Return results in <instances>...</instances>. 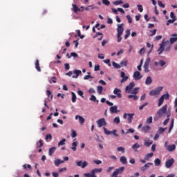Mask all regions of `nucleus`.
Returning a JSON list of instances; mask_svg holds the SVG:
<instances>
[{
  "label": "nucleus",
  "mask_w": 177,
  "mask_h": 177,
  "mask_svg": "<svg viewBox=\"0 0 177 177\" xmlns=\"http://www.w3.org/2000/svg\"><path fill=\"white\" fill-rule=\"evenodd\" d=\"M135 86V82H131L129 83V84L126 87L125 91L127 93H131V91L132 89H133V87Z\"/></svg>",
  "instance_id": "6e6552de"
},
{
  "label": "nucleus",
  "mask_w": 177,
  "mask_h": 177,
  "mask_svg": "<svg viewBox=\"0 0 177 177\" xmlns=\"http://www.w3.org/2000/svg\"><path fill=\"white\" fill-rule=\"evenodd\" d=\"M144 69L145 73H149L150 71L149 70V65L144 64Z\"/></svg>",
  "instance_id": "8fccbe9b"
},
{
  "label": "nucleus",
  "mask_w": 177,
  "mask_h": 177,
  "mask_svg": "<svg viewBox=\"0 0 177 177\" xmlns=\"http://www.w3.org/2000/svg\"><path fill=\"white\" fill-rule=\"evenodd\" d=\"M113 93L114 95H117L118 97H119V99H121L122 97V95H121V90L115 88L113 91Z\"/></svg>",
  "instance_id": "ddd939ff"
},
{
  "label": "nucleus",
  "mask_w": 177,
  "mask_h": 177,
  "mask_svg": "<svg viewBox=\"0 0 177 177\" xmlns=\"http://www.w3.org/2000/svg\"><path fill=\"white\" fill-rule=\"evenodd\" d=\"M97 91L99 95H102V92H103V86H97Z\"/></svg>",
  "instance_id": "c756f323"
},
{
  "label": "nucleus",
  "mask_w": 177,
  "mask_h": 177,
  "mask_svg": "<svg viewBox=\"0 0 177 177\" xmlns=\"http://www.w3.org/2000/svg\"><path fill=\"white\" fill-rule=\"evenodd\" d=\"M102 171H103V169L102 168H95V169H93L91 171V172H93V175H94L95 174H99V173L102 172Z\"/></svg>",
  "instance_id": "393cba45"
},
{
  "label": "nucleus",
  "mask_w": 177,
  "mask_h": 177,
  "mask_svg": "<svg viewBox=\"0 0 177 177\" xmlns=\"http://www.w3.org/2000/svg\"><path fill=\"white\" fill-rule=\"evenodd\" d=\"M122 3V0H117L113 2V5H121Z\"/></svg>",
  "instance_id": "bf43d9fd"
},
{
  "label": "nucleus",
  "mask_w": 177,
  "mask_h": 177,
  "mask_svg": "<svg viewBox=\"0 0 177 177\" xmlns=\"http://www.w3.org/2000/svg\"><path fill=\"white\" fill-rule=\"evenodd\" d=\"M127 19L130 24H132V17H131V15H127Z\"/></svg>",
  "instance_id": "0e129e2a"
},
{
  "label": "nucleus",
  "mask_w": 177,
  "mask_h": 177,
  "mask_svg": "<svg viewBox=\"0 0 177 177\" xmlns=\"http://www.w3.org/2000/svg\"><path fill=\"white\" fill-rule=\"evenodd\" d=\"M35 68L37 71H39V72L41 71V67L39 66V59H36Z\"/></svg>",
  "instance_id": "a878e982"
},
{
  "label": "nucleus",
  "mask_w": 177,
  "mask_h": 177,
  "mask_svg": "<svg viewBox=\"0 0 177 177\" xmlns=\"http://www.w3.org/2000/svg\"><path fill=\"white\" fill-rule=\"evenodd\" d=\"M149 105V102H145L142 105H140L139 106V110H142V109H145V107H146V106Z\"/></svg>",
  "instance_id": "c03bdc74"
},
{
  "label": "nucleus",
  "mask_w": 177,
  "mask_h": 177,
  "mask_svg": "<svg viewBox=\"0 0 177 177\" xmlns=\"http://www.w3.org/2000/svg\"><path fill=\"white\" fill-rule=\"evenodd\" d=\"M46 93H47L48 97H50V100H52V99H53V95H52V91L50 90H47Z\"/></svg>",
  "instance_id": "e433bc0d"
},
{
  "label": "nucleus",
  "mask_w": 177,
  "mask_h": 177,
  "mask_svg": "<svg viewBox=\"0 0 177 177\" xmlns=\"http://www.w3.org/2000/svg\"><path fill=\"white\" fill-rule=\"evenodd\" d=\"M150 129H151V127H150V126L149 125H146L145 127H143L142 128V132H144L145 133H147L149 131H150Z\"/></svg>",
  "instance_id": "aec40b11"
},
{
  "label": "nucleus",
  "mask_w": 177,
  "mask_h": 177,
  "mask_svg": "<svg viewBox=\"0 0 177 177\" xmlns=\"http://www.w3.org/2000/svg\"><path fill=\"white\" fill-rule=\"evenodd\" d=\"M120 66H122V67H127V66H128V61H122L120 62Z\"/></svg>",
  "instance_id": "a19ab883"
},
{
  "label": "nucleus",
  "mask_w": 177,
  "mask_h": 177,
  "mask_svg": "<svg viewBox=\"0 0 177 177\" xmlns=\"http://www.w3.org/2000/svg\"><path fill=\"white\" fill-rule=\"evenodd\" d=\"M90 100H91L92 102H99V100H96V97L93 95L91 96Z\"/></svg>",
  "instance_id": "4d7b16f0"
},
{
  "label": "nucleus",
  "mask_w": 177,
  "mask_h": 177,
  "mask_svg": "<svg viewBox=\"0 0 177 177\" xmlns=\"http://www.w3.org/2000/svg\"><path fill=\"white\" fill-rule=\"evenodd\" d=\"M112 66H113L115 68H121V65H120V64H117V62H112Z\"/></svg>",
  "instance_id": "4c0bfd02"
},
{
  "label": "nucleus",
  "mask_w": 177,
  "mask_h": 177,
  "mask_svg": "<svg viewBox=\"0 0 177 177\" xmlns=\"http://www.w3.org/2000/svg\"><path fill=\"white\" fill-rule=\"evenodd\" d=\"M97 124L98 125V128H102V127H106L107 123L106 122V119L101 118L97 121Z\"/></svg>",
  "instance_id": "39448f33"
},
{
  "label": "nucleus",
  "mask_w": 177,
  "mask_h": 177,
  "mask_svg": "<svg viewBox=\"0 0 177 177\" xmlns=\"http://www.w3.org/2000/svg\"><path fill=\"white\" fill-rule=\"evenodd\" d=\"M102 3L106 5V6H109L110 5V1L109 0H102Z\"/></svg>",
  "instance_id": "3c124183"
},
{
  "label": "nucleus",
  "mask_w": 177,
  "mask_h": 177,
  "mask_svg": "<svg viewBox=\"0 0 177 177\" xmlns=\"http://www.w3.org/2000/svg\"><path fill=\"white\" fill-rule=\"evenodd\" d=\"M73 6V11L74 13H78V12H81V8H78L77 5L75 4H72Z\"/></svg>",
  "instance_id": "a211bd4d"
},
{
  "label": "nucleus",
  "mask_w": 177,
  "mask_h": 177,
  "mask_svg": "<svg viewBox=\"0 0 177 177\" xmlns=\"http://www.w3.org/2000/svg\"><path fill=\"white\" fill-rule=\"evenodd\" d=\"M162 97H163V99H166V100H168V99H169V94L167 93V94H164L163 95H162Z\"/></svg>",
  "instance_id": "680f3d73"
},
{
  "label": "nucleus",
  "mask_w": 177,
  "mask_h": 177,
  "mask_svg": "<svg viewBox=\"0 0 177 177\" xmlns=\"http://www.w3.org/2000/svg\"><path fill=\"white\" fill-rule=\"evenodd\" d=\"M175 149H176V146L174 144L171 145H168L167 147V150H168V151H174V150H175Z\"/></svg>",
  "instance_id": "412c9836"
},
{
  "label": "nucleus",
  "mask_w": 177,
  "mask_h": 177,
  "mask_svg": "<svg viewBox=\"0 0 177 177\" xmlns=\"http://www.w3.org/2000/svg\"><path fill=\"white\" fill-rule=\"evenodd\" d=\"M135 116V113H124L123 118L128 121V124H132V120H133V117Z\"/></svg>",
  "instance_id": "7ed1b4c3"
},
{
  "label": "nucleus",
  "mask_w": 177,
  "mask_h": 177,
  "mask_svg": "<svg viewBox=\"0 0 177 177\" xmlns=\"http://www.w3.org/2000/svg\"><path fill=\"white\" fill-rule=\"evenodd\" d=\"M76 165L77 167H81V168L84 169L86 167H88V162H83L82 160L76 161Z\"/></svg>",
  "instance_id": "423d86ee"
},
{
  "label": "nucleus",
  "mask_w": 177,
  "mask_h": 177,
  "mask_svg": "<svg viewBox=\"0 0 177 177\" xmlns=\"http://www.w3.org/2000/svg\"><path fill=\"white\" fill-rule=\"evenodd\" d=\"M120 162H122V164H123V165H125V164H128V162L127 161V157L124 156L120 157Z\"/></svg>",
  "instance_id": "5701e85b"
},
{
  "label": "nucleus",
  "mask_w": 177,
  "mask_h": 177,
  "mask_svg": "<svg viewBox=\"0 0 177 177\" xmlns=\"http://www.w3.org/2000/svg\"><path fill=\"white\" fill-rule=\"evenodd\" d=\"M50 84H52V82H53V84H56V77H53L50 78V80H49Z\"/></svg>",
  "instance_id": "5fc2aeb1"
},
{
  "label": "nucleus",
  "mask_w": 177,
  "mask_h": 177,
  "mask_svg": "<svg viewBox=\"0 0 177 177\" xmlns=\"http://www.w3.org/2000/svg\"><path fill=\"white\" fill-rule=\"evenodd\" d=\"M163 89L162 86H159L158 88H156L154 90H151L149 92V96H157L160 94V92H161Z\"/></svg>",
  "instance_id": "f03ea898"
},
{
  "label": "nucleus",
  "mask_w": 177,
  "mask_h": 177,
  "mask_svg": "<svg viewBox=\"0 0 177 177\" xmlns=\"http://www.w3.org/2000/svg\"><path fill=\"white\" fill-rule=\"evenodd\" d=\"M164 103V97L161 96L158 100V107L162 105Z\"/></svg>",
  "instance_id": "473e14b6"
},
{
  "label": "nucleus",
  "mask_w": 177,
  "mask_h": 177,
  "mask_svg": "<svg viewBox=\"0 0 177 177\" xmlns=\"http://www.w3.org/2000/svg\"><path fill=\"white\" fill-rule=\"evenodd\" d=\"M64 160H62L60 159H56L54 160V164L55 167H59L60 164H64Z\"/></svg>",
  "instance_id": "6ab92c4d"
},
{
  "label": "nucleus",
  "mask_w": 177,
  "mask_h": 177,
  "mask_svg": "<svg viewBox=\"0 0 177 177\" xmlns=\"http://www.w3.org/2000/svg\"><path fill=\"white\" fill-rule=\"evenodd\" d=\"M79 118V122L81 125L84 124V122H85V118H84L82 116H80V115H76L75 116V120H78Z\"/></svg>",
  "instance_id": "dca6fc26"
},
{
  "label": "nucleus",
  "mask_w": 177,
  "mask_h": 177,
  "mask_svg": "<svg viewBox=\"0 0 177 177\" xmlns=\"http://www.w3.org/2000/svg\"><path fill=\"white\" fill-rule=\"evenodd\" d=\"M120 77L121 78H122L121 80H120V82L121 84H124V82H125V81H128V76H125V73L124 72H121L120 73Z\"/></svg>",
  "instance_id": "f8f14e48"
},
{
  "label": "nucleus",
  "mask_w": 177,
  "mask_h": 177,
  "mask_svg": "<svg viewBox=\"0 0 177 177\" xmlns=\"http://www.w3.org/2000/svg\"><path fill=\"white\" fill-rule=\"evenodd\" d=\"M77 142H74L72 144L73 147L71 148L73 151H75L77 150Z\"/></svg>",
  "instance_id": "79ce46f5"
},
{
  "label": "nucleus",
  "mask_w": 177,
  "mask_h": 177,
  "mask_svg": "<svg viewBox=\"0 0 177 177\" xmlns=\"http://www.w3.org/2000/svg\"><path fill=\"white\" fill-rule=\"evenodd\" d=\"M153 156H154V153H147L145 157V160H146V161H149V160H150Z\"/></svg>",
  "instance_id": "c85d7f7f"
},
{
  "label": "nucleus",
  "mask_w": 177,
  "mask_h": 177,
  "mask_svg": "<svg viewBox=\"0 0 177 177\" xmlns=\"http://www.w3.org/2000/svg\"><path fill=\"white\" fill-rule=\"evenodd\" d=\"M37 147H42L44 146V142L42 140H39L38 142H37Z\"/></svg>",
  "instance_id": "37998d69"
},
{
  "label": "nucleus",
  "mask_w": 177,
  "mask_h": 177,
  "mask_svg": "<svg viewBox=\"0 0 177 177\" xmlns=\"http://www.w3.org/2000/svg\"><path fill=\"white\" fill-rule=\"evenodd\" d=\"M96 6H94L93 5L88 6V7L85 8V10H93V9H96Z\"/></svg>",
  "instance_id": "f704fd0d"
},
{
  "label": "nucleus",
  "mask_w": 177,
  "mask_h": 177,
  "mask_svg": "<svg viewBox=\"0 0 177 177\" xmlns=\"http://www.w3.org/2000/svg\"><path fill=\"white\" fill-rule=\"evenodd\" d=\"M153 82V80L151 79V77L148 76L145 80L146 85H150Z\"/></svg>",
  "instance_id": "bb28decb"
},
{
  "label": "nucleus",
  "mask_w": 177,
  "mask_h": 177,
  "mask_svg": "<svg viewBox=\"0 0 177 177\" xmlns=\"http://www.w3.org/2000/svg\"><path fill=\"white\" fill-rule=\"evenodd\" d=\"M171 44L169 43V41L167 40L166 41H162L160 44V48L158 50V55H161L162 53V51L165 50V52H169L171 50Z\"/></svg>",
  "instance_id": "f257e3e1"
},
{
  "label": "nucleus",
  "mask_w": 177,
  "mask_h": 177,
  "mask_svg": "<svg viewBox=\"0 0 177 177\" xmlns=\"http://www.w3.org/2000/svg\"><path fill=\"white\" fill-rule=\"evenodd\" d=\"M158 6H159L160 8H165V5H164V3H162V1H158Z\"/></svg>",
  "instance_id": "338daca9"
},
{
  "label": "nucleus",
  "mask_w": 177,
  "mask_h": 177,
  "mask_svg": "<svg viewBox=\"0 0 177 177\" xmlns=\"http://www.w3.org/2000/svg\"><path fill=\"white\" fill-rule=\"evenodd\" d=\"M140 148V145L139 143H135L132 145L131 149L134 150V151H138V149Z\"/></svg>",
  "instance_id": "4be33fe9"
},
{
  "label": "nucleus",
  "mask_w": 177,
  "mask_h": 177,
  "mask_svg": "<svg viewBox=\"0 0 177 177\" xmlns=\"http://www.w3.org/2000/svg\"><path fill=\"white\" fill-rule=\"evenodd\" d=\"M144 145L145 146H147V147H150V146L153 145V141H151L150 140H149L148 141H145Z\"/></svg>",
  "instance_id": "7c9ffc66"
},
{
  "label": "nucleus",
  "mask_w": 177,
  "mask_h": 177,
  "mask_svg": "<svg viewBox=\"0 0 177 177\" xmlns=\"http://www.w3.org/2000/svg\"><path fill=\"white\" fill-rule=\"evenodd\" d=\"M175 121V119H172L171 120V125H170V127L169 129V133L171 132V131H172V129H174V122Z\"/></svg>",
  "instance_id": "ea45409f"
},
{
  "label": "nucleus",
  "mask_w": 177,
  "mask_h": 177,
  "mask_svg": "<svg viewBox=\"0 0 177 177\" xmlns=\"http://www.w3.org/2000/svg\"><path fill=\"white\" fill-rule=\"evenodd\" d=\"M103 62H104V63H106V64H108L109 66V67H111V63H110V59H105Z\"/></svg>",
  "instance_id": "69168bd1"
},
{
  "label": "nucleus",
  "mask_w": 177,
  "mask_h": 177,
  "mask_svg": "<svg viewBox=\"0 0 177 177\" xmlns=\"http://www.w3.org/2000/svg\"><path fill=\"white\" fill-rule=\"evenodd\" d=\"M117 31H118V35H122V33L124 32V24L118 25Z\"/></svg>",
  "instance_id": "9b49d317"
},
{
  "label": "nucleus",
  "mask_w": 177,
  "mask_h": 177,
  "mask_svg": "<svg viewBox=\"0 0 177 177\" xmlns=\"http://www.w3.org/2000/svg\"><path fill=\"white\" fill-rule=\"evenodd\" d=\"M159 64H160V66L161 67H164V66H165V64H166V62H165V61H164V60H160V61L159 62Z\"/></svg>",
  "instance_id": "052dcab7"
},
{
  "label": "nucleus",
  "mask_w": 177,
  "mask_h": 177,
  "mask_svg": "<svg viewBox=\"0 0 177 177\" xmlns=\"http://www.w3.org/2000/svg\"><path fill=\"white\" fill-rule=\"evenodd\" d=\"M174 162H175V160H174V158L166 160L165 162L166 168H171V166L174 165Z\"/></svg>",
  "instance_id": "9d476101"
},
{
  "label": "nucleus",
  "mask_w": 177,
  "mask_h": 177,
  "mask_svg": "<svg viewBox=\"0 0 177 177\" xmlns=\"http://www.w3.org/2000/svg\"><path fill=\"white\" fill-rule=\"evenodd\" d=\"M145 52H146V48L145 47H143L140 50L139 53H140V55H143V53H145Z\"/></svg>",
  "instance_id": "e2e57ef3"
},
{
  "label": "nucleus",
  "mask_w": 177,
  "mask_h": 177,
  "mask_svg": "<svg viewBox=\"0 0 177 177\" xmlns=\"http://www.w3.org/2000/svg\"><path fill=\"white\" fill-rule=\"evenodd\" d=\"M64 145H66V138H63L60 142L58 143V146H64Z\"/></svg>",
  "instance_id": "58836bf2"
},
{
  "label": "nucleus",
  "mask_w": 177,
  "mask_h": 177,
  "mask_svg": "<svg viewBox=\"0 0 177 177\" xmlns=\"http://www.w3.org/2000/svg\"><path fill=\"white\" fill-rule=\"evenodd\" d=\"M170 17L173 20H176V17L175 16V13H174V12H170Z\"/></svg>",
  "instance_id": "de8ad7c7"
},
{
  "label": "nucleus",
  "mask_w": 177,
  "mask_h": 177,
  "mask_svg": "<svg viewBox=\"0 0 177 177\" xmlns=\"http://www.w3.org/2000/svg\"><path fill=\"white\" fill-rule=\"evenodd\" d=\"M124 169H125V167H121L119 169H116L115 171H113L111 176L114 177V176H117L118 174H122V172L124 171Z\"/></svg>",
  "instance_id": "1a4fd4ad"
},
{
  "label": "nucleus",
  "mask_w": 177,
  "mask_h": 177,
  "mask_svg": "<svg viewBox=\"0 0 177 177\" xmlns=\"http://www.w3.org/2000/svg\"><path fill=\"white\" fill-rule=\"evenodd\" d=\"M74 74H75L76 75L75 76H73L72 77L73 78H78V77L80 76V74H82V71H80V70H77L75 69L74 71H73Z\"/></svg>",
  "instance_id": "b1692460"
},
{
  "label": "nucleus",
  "mask_w": 177,
  "mask_h": 177,
  "mask_svg": "<svg viewBox=\"0 0 177 177\" xmlns=\"http://www.w3.org/2000/svg\"><path fill=\"white\" fill-rule=\"evenodd\" d=\"M165 113H167V105L163 106L160 110H158L157 114L159 118H161V117H163Z\"/></svg>",
  "instance_id": "20e7f679"
},
{
  "label": "nucleus",
  "mask_w": 177,
  "mask_h": 177,
  "mask_svg": "<svg viewBox=\"0 0 177 177\" xmlns=\"http://www.w3.org/2000/svg\"><path fill=\"white\" fill-rule=\"evenodd\" d=\"M171 37H171L169 39V44H171L172 45L173 44H175V42H176V41H177V35L174 34V35H171Z\"/></svg>",
  "instance_id": "2eb2a0df"
},
{
  "label": "nucleus",
  "mask_w": 177,
  "mask_h": 177,
  "mask_svg": "<svg viewBox=\"0 0 177 177\" xmlns=\"http://www.w3.org/2000/svg\"><path fill=\"white\" fill-rule=\"evenodd\" d=\"M146 122L147 124H151L153 122V117L150 116L149 118H147Z\"/></svg>",
  "instance_id": "a18cd8bd"
},
{
  "label": "nucleus",
  "mask_w": 177,
  "mask_h": 177,
  "mask_svg": "<svg viewBox=\"0 0 177 177\" xmlns=\"http://www.w3.org/2000/svg\"><path fill=\"white\" fill-rule=\"evenodd\" d=\"M154 164L156 167H159V165H161V160L158 158L155 159Z\"/></svg>",
  "instance_id": "72a5a7b5"
},
{
  "label": "nucleus",
  "mask_w": 177,
  "mask_h": 177,
  "mask_svg": "<svg viewBox=\"0 0 177 177\" xmlns=\"http://www.w3.org/2000/svg\"><path fill=\"white\" fill-rule=\"evenodd\" d=\"M133 77L136 81H139V80H142V78H143V75H140V72L135 71L133 73Z\"/></svg>",
  "instance_id": "0eeeda50"
},
{
  "label": "nucleus",
  "mask_w": 177,
  "mask_h": 177,
  "mask_svg": "<svg viewBox=\"0 0 177 177\" xmlns=\"http://www.w3.org/2000/svg\"><path fill=\"white\" fill-rule=\"evenodd\" d=\"M175 21H176L175 19H169V20H167L166 25L169 26V24H171L172 23H175Z\"/></svg>",
  "instance_id": "09e8293b"
},
{
  "label": "nucleus",
  "mask_w": 177,
  "mask_h": 177,
  "mask_svg": "<svg viewBox=\"0 0 177 177\" xmlns=\"http://www.w3.org/2000/svg\"><path fill=\"white\" fill-rule=\"evenodd\" d=\"M165 129H167V128H162V127H160L158 129V132L160 133H164V132H165Z\"/></svg>",
  "instance_id": "864d4df0"
},
{
  "label": "nucleus",
  "mask_w": 177,
  "mask_h": 177,
  "mask_svg": "<svg viewBox=\"0 0 177 177\" xmlns=\"http://www.w3.org/2000/svg\"><path fill=\"white\" fill-rule=\"evenodd\" d=\"M55 151H56L55 147H53L50 148L49 151H48V156H52V154H53V153H55Z\"/></svg>",
  "instance_id": "cd10ccee"
},
{
  "label": "nucleus",
  "mask_w": 177,
  "mask_h": 177,
  "mask_svg": "<svg viewBox=\"0 0 177 177\" xmlns=\"http://www.w3.org/2000/svg\"><path fill=\"white\" fill-rule=\"evenodd\" d=\"M118 151H121L122 153H125V148L123 147H118L117 149Z\"/></svg>",
  "instance_id": "49530a36"
},
{
  "label": "nucleus",
  "mask_w": 177,
  "mask_h": 177,
  "mask_svg": "<svg viewBox=\"0 0 177 177\" xmlns=\"http://www.w3.org/2000/svg\"><path fill=\"white\" fill-rule=\"evenodd\" d=\"M138 92H139V88H135L133 89L131 93H133V95H136V93H138Z\"/></svg>",
  "instance_id": "13d9d810"
},
{
  "label": "nucleus",
  "mask_w": 177,
  "mask_h": 177,
  "mask_svg": "<svg viewBox=\"0 0 177 177\" xmlns=\"http://www.w3.org/2000/svg\"><path fill=\"white\" fill-rule=\"evenodd\" d=\"M150 165H153L152 162H148L140 168L141 171H146L147 168H150Z\"/></svg>",
  "instance_id": "f3484780"
},
{
  "label": "nucleus",
  "mask_w": 177,
  "mask_h": 177,
  "mask_svg": "<svg viewBox=\"0 0 177 177\" xmlns=\"http://www.w3.org/2000/svg\"><path fill=\"white\" fill-rule=\"evenodd\" d=\"M72 102L75 103L77 102V95L75 94L74 92H72Z\"/></svg>",
  "instance_id": "c9c22d12"
},
{
  "label": "nucleus",
  "mask_w": 177,
  "mask_h": 177,
  "mask_svg": "<svg viewBox=\"0 0 177 177\" xmlns=\"http://www.w3.org/2000/svg\"><path fill=\"white\" fill-rule=\"evenodd\" d=\"M121 122V120H120V117H115L113 119V124H116V125H118Z\"/></svg>",
  "instance_id": "2f4dec72"
},
{
  "label": "nucleus",
  "mask_w": 177,
  "mask_h": 177,
  "mask_svg": "<svg viewBox=\"0 0 177 177\" xmlns=\"http://www.w3.org/2000/svg\"><path fill=\"white\" fill-rule=\"evenodd\" d=\"M111 114H117L118 113L117 106H111L109 109Z\"/></svg>",
  "instance_id": "4468645a"
},
{
  "label": "nucleus",
  "mask_w": 177,
  "mask_h": 177,
  "mask_svg": "<svg viewBox=\"0 0 177 177\" xmlns=\"http://www.w3.org/2000/svg\"><path fill=\"white\" fill-rule=\"evenodd\" d=\"M162 38V35L156 36L154 41H160V39H161Z\"/></svg>",
  "instance_id": "774afa93"
},
{
  "label": "nucleus",
  "mask_w": 177,
  "mask_h": 177,
  "mask_svg": "<svg viewBox=\"0 0 177 177\" xmlns=\"http://www.w3.org/2000/svg\"><path fill=\"white\" fill-rule=\"evenodd\" d=\"M104 133L106 135H111L112 132L107 130V129H106V127H104Z\"/></svg>",
  "instance_id": "6e6d98bb"
},
{
  "label": "nucleus",
  "mask_w": 177,
  "mask_h": 177,
  "mask_svg": "<svg viewBox=\"0 0 177 177\" xmlns=\"http://www.w3.org/2000/svg\"><path fill=\"white\" fill-rule=\"evenodd\" d=\"M71 132V138L77 137V131L75 130H72Z\"/></svg>",
  "instance_id": "603ef678"
}]
</instances>
